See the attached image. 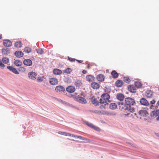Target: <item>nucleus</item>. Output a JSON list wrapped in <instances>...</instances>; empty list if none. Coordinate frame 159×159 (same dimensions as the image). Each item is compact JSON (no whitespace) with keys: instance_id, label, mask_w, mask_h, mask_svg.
Returning a JSON list of instances; mask_svg holds the SVG:
<instances>
[{"instance_id":"1","label":"nucleus","mask_w":159,"mask_h":159,"mask_svg":"<svg viewBox=\"0 0 159 159\" xmlns=\"http://www.w3.org/2000/svg\"><path fill=\"white\" fill-rule=\"evenodd\" d=\"M125 104L122 102H119V108L121 110L124 109L126 112H129L125 115L129 116L130 113H133L134 111V109L131 106L134 105L135 103L134 100L131 98H127L125 99Z\"/></svg>"},{"instance_id":"2","label":"nucleus","mask_w":159,"mask_h":159,"mask_svg":"<svg viewBox=\"0 0 159 159\" xmlns=\"http://www.w3.org/2000/svg\"><path fill=\"white\" fill-rule=\"evenodd\" d=\"M77 94V93H75L74 95H71V97L79 102L83 104H85L87 102L86 100L83 97L78 96Z\"/></svg>"},{"instance_id":"3","label":"nucleus","mask_w":159,"mask_h":159,"mask_svg":"<svg viewBox=\"0 0 159 159\" xmlns=\"http://www.w3.org/2000/svg\"><path fill=\"white\" fill-rule=\"evenodd\" d=\"M102 99H100V101L101 103H107L110 98V95L107 93H104L101 96Z\"/></svg>"},{"instance_id":"4","label":"nucleus","mask_w":159,"mask_h":159,"mask_svg":"<svg viewBox=\"0 0 159 159\" xmlns=\"http://www.w3.org/2000/svg\"><path fill=\"white\" fill-rule=\"evenodd\" d=\"M9 59L6 57H4L2 59V61L0 59V68L3 69L5 66L4 64H7L9 62Z\"/></svg>"},{"instance_id":"5","label":"nucleus","mask_w":159,"mask_h":159,"mask_svg":"<svg viewBox=\"0 0 159 159\" xmlns=\"http://www.w3.org/2000/svg\"><path fill=\"white\" fill-rule=\"evenodd\" d=\"M37 74L34 72H30L28 74V77L32 80H35L36 79Z\"/></svg>"},{"instance_id":"6","label":"nucleus","mask_w":159,"mask_h":159,"mask_svg":"<svg viewBox=\"0 0 159 159\" xmlns=\"http://www.w3.org/2000/svg\"><path fill=\"white\" fill-rule=\"evenodd\" d=\"M55 90L57 93H61L65 91V88L61 85H58L56 87Z\"/></svg>"},{"instance_id":"7","label":"nucleus","mask_w":159,"mask_h":159,"mask_svg":"<svg viewBox=\"0 0 159 159\" xmlns=\"http://www.w3.org/2000/svg\"><path fill=\"white\" fill-rule=\"evenodd\" d=\"M140 102L141 105H143L147 106L149 105V103L147 100L143 98H141L140 99Z\"/></svg>"},{"instance_id":"8","label":"nucleus","mask_w":159,"mask_h":159,"mask_svg":"<svg viewBox=\"0 0 159 159\" xmlns=\"http://www.w3.org/2000/svg\"><path fill=\"white\" fill-rule=\"evenodd\" d=\"M58 133L62 135L67 136H70L73 137H76V135H75L64 132L59 131L58 132Z\"/></svg>"},{"instance_id":"9","label":"nucleus","mask_w":159,"mask_h":159,"mask_svg":"<svg viewBox=\"0 0 159 159\" xmlns=\"http://www.w3.org/2000/svg\"><path fill=\"white\" fill-rule=\"evenodd\" d=\"M145 95L147 98H151L153 96V93L150 90H147L146 91Z\"/></svg>"},{"instance_id":"10","label":"nucleus","mask_w":159,"mask_h":159,"mask_svg":"<svg viewBox=\"0 0 159 159\" xmlns=\"http://www.w3.org/2000/svg\"><path fill=\"white\" fill-rule=\"evenodd\" d=\"M66 89V91L69 93H73L75 90V87L72 86H70L67 87Z\"/></svg>"},{"instance_id":"11","label":"nucleus","mask_w":159,"mask_h":159,"mask_svg":"<svg viewBox=\"0 0 159 159\" xmlns=\"http://www.w3.org/2000/svg\"><path fill=\"white\" fill-rule=\"evenodd\" d=\"M76 137H74L75 138H77L79 139L80 140H83L84 141V142L85 143H90L91 142L90 140L86 138L85 137H82L81 136H78L76 135Z\"/></svg>"},{"instance_id":"12","label":"nucleus","mask_w":159,"mask_h":159,"mask_svg":"<svg viewBox=\"0 0 159 159\" xmlns=\"http://www.w3.org/2000/svg\"><path fill=\"white\" fill-rule=\"evenodd\" d=\"M23 63L25 65L28 66H30L32 64V61L29 59H26L24 60Z\"/></svg>"},{"instance_id":"13","label":"nucleus","mask_w":159,"mask_h":159,"mask_svg":"<svg viewBox=\"0 0 159 159\" xmlns=\"http://www.w3.org/2000/svg\"><path fill=\"white\" fill-rule=\"evenodd\" d=\"M97 79L99 81L103 82L104 80L105 76L103 74H99L97 76Z\"/></svg>"},{"instance_id":"14","label":"nucleus","mask_w":159,"mask_h":159,"mask_svg":"<svg viewBox=\"0 0 159 159\" xmlns=\"http://www.w3.org/2000/svg\"><path fill=\"white\" fill-rule=\"evenodd\" d=\"M7 68L8 69L10 70L13 72V73L16 74H19V72L17 71L16 69L15 68L11 66H8L7 67Z\"/></svg>"},{"instance_id":"15","label":"nucleus","mask_w":159,"mask_h":159,"mask_svg":"<svg viewBox=\"0 0 159 159\" xmlns=\"http://www.w3.org/2000/svg\"><path fill=\"white\" fill-rule=\"evenodd\" d=\"M91 100L93 103L96 106L98 105L100 103V102H99L94 97L91 98Z\"/></svg>"},{"instance_id":"16","label":"nucleus","mask_w":159,"mask_h":159,"mask_svg":"<svg viewBox=\"0 0 159 159\" xmlns=\"http://www.w3.org/2000/svg\"><path fill=\"white\" fill-rule=\"evenodd\" d=\"M50 83L52 85H56L58 84V80L55 78H51L50 79Z\"/></svg>"},{"instance_id":"17","label":"nucleus","mask_w":159,"mask_h":159,"mask_svg":"<svg viewBox=\"0 0 159 159\" xmlns=\"http://www.w3.org/2000/svg\"><path fill=\"white\" fill-rule=\"evenodd\" d=\"M3 44L6 47H10L12 45V43L9 40H6L3 41Z\"/></svg>"},{"instance_id":"18","label":"nucleus","mask_w":159,"mask_h":159,"mask_svg":"<svg viewBox=\"0 0 159 159\" xmlns=\"http://www.w3.org/2000/svg\"><path fill=\"white\" fill-rule=\"evenodd\" d=\"M158 115H159V110L152 111L151 113V116L152 117H156Z\"/></svg>"},{"instance_id":"19","label":"nucleus","mask_w":159,"mask_h":159,"mask_svg":"<svg viewBox=\"0 0 159 159\" xmlns=\"http://www.w3.org/2000/svg\"><path fill=\"white\" fill-rule=\"evenodd\" d=\"M91 87L93 89H97L99 88V85L96 82H93L91 84Z\"/></svg>"},{"instance_id":"20","label":"nucleus","mask_w":159,"mask_h":159,"mask_svg":"<svg viewBox=\"0 0 159 159\" xmlns=\"http://www.w3.org/2000/svg\"><path fill=\"white\" fill-rule=\"evenodd\" d=\"M15 55L17 57L20 58L23 56L24 55V53L23 52L20 51H17L15 52Z\"/></svg>"},{"instance_id":"21","label":"nucleus","mask_w":159,"mask_h":159,"mask_svg":"<svg viewBox=\"0 0 159 159\" xmlns=\"http://www.w3.org/2000/svg\"><path fill=\"white\" fill-rule=\"evenodd\" d=\"M116 98L118 100L122 101L124 99L125 97L122 93H119L117 94Z\"/></svg>"},{"instance_id":"22","label":"nucleus","mask_w":159,"mask_h":159,"mask_svg":"<svg viewBox=\"0 0 159 159\" xmlns=\"http://www.w3.org/2000/svg\"><path fill=\"white\" fill-rule=\"evenodd\" d=\"M147 113V111L144 110H141L139 112V114L140 116L143 117L146 116Z\"/></svg>"},{"instance_id":"23","label":"nucleus","mask_w":159,"mask_h":159,"mask_svg":"<svg viewBox=\"0 0 159 159\" xmlns=\"http://www.w3.org/2000/svg\"><path fill=\"white\" fill-rule=\"evenodd\" d=\"M129 91L132 93H134L136 91V89L135 87L133 85H129L128 87Z\"/></svg>"},{"instance_id":"24","label":"nucleus","mask_w":159,"mask_h":159,"mask_svg":"<svg viewBox=\"0 0 159 159\" xmlns=\"http://www.w3.org/2000/svg\"><path fill=\"white\" fill-rule=\"evenodd\" d=\"M2 53L5 55H7L10 53V50L8 48H4L2 49Z\"/></svg>"},{"instance_id":"25","label":"nucleus","mask_w":159,"mask_h":159,"mask_svg":"<svg viewBox=\"0 0 159 159\" xmlns=\"http://www.w3.org/2000/svg\"><path fill=\"white\" fill-rule=\"evenodd\" d=\"M111 74L112 75V77L114 78H117L118 76V73L115 70H113L111 72Z\"/></svg>"},{"instance_id":"26","label":"nucleus","mask_w":159,"mask_h":159,"mask_svg":"<svg viewBox=\"0 0 159 159\" xmlns=\"http://www.w3.org/2000/svg\"><path fill=\"white\" fill-rule=\"evenodd\" d=\"M123 84V82L120 80H117L116 82V85L118 87H120Z\"/></svg>"},{"instance_id":"27","label":"nucleus","mask_w":159,"mask_h":159,"mask_svg":"<svg viewBox=\"0 0 159 159\" xmlns=\"http://www.w3.org/2000/svg\"><path fill=\"white\" fill-rule=\"evenodd\" d=\"M62 73V72L61 70L59 69H55L53 70V73L55 75H60Z\"/></svg>"},{"instance_id":"28","label":"nucleus","mask_w":159,"mask_h":159,"mask_svg":"<svg viewBox=\"0 0 159 159\" xmlns=\"http://www.w3.org/2000/svg\"><path fill=\"white\" fill-rule=\"evenodd\" d=\"M14 64L16 66H19L22 65V62L19 60H16L14 62Z\"/></svg>"},{"instance_id":"29","label":"nucleus","mask_w":159,"mask_h":159,"mask_svg":"<svg viewBox=\"0 0 159 159\" xmlns=\"http://www.w3.org/2000/svg\"><path fill=\"white\" fill-rule=\"evenodd\" d=\"M109 107L111 109H115L117 107L116 104V103H111L110 104Z\"/></svg>"},{"instance_id":"30","label":"nucleus","mask_w":159,"mask_h":159,"mask_svg":"<svg viewBox=\"0 0 159 159\" xmlns=\"http://www.w3.org/2000/svg\"><path fill=\"white\" fill-rule=\"evenodd\" d=\"M15 46L16 48H21L22 46V43L21 42L17 41L15 43Z\"/></svg>"},{"instance_id":"31","label":"nucleus","mask_w":159,"mask_h":159,"mask_svg":"<svg viewBox=\"0 0 159 159\" xmlns=\"http://www.w3.org/2000/svg\"><path fill=\"white\" fill-rule=\"evenodd\" d=\"M72 70L71 68H67L64 70V72L67 74H70L72 71Z\"/></svg>"},{"instance_id":"32","label":"nucleus","mask_w":159,"mask_h":159,"mask_svg":"<svg viewBox=\"0 0 159 159\" xmlns=\"http://www.w3.org/2000/svg\"><path fill=\"white\" fill-rule=\"evenodd\" d=\"M75 84L76 87H80L81 86L82 83L81 80H77L75 82Z\"/></svg>"},{"instance_id":"33","label":"nucleus","mask_w":159,"mask_h":159,"mask_svg":"<svg viewBox=\"0 0 159 159\" xmlns=\"http://www.w3.org/2000/svg\"><path fill=\"white\" fill-rule=\"evenodd\" d=\"M86 78L87 80L89 81H91L93 80V76L91 75H89L86 76Z\"/></svg>"},{"instance_id":"34","label":"nucleus","mask_w":159,"mask_h":159,"mask_svg":"<svg viewBox=\"0 0 159 159\" xmlns=\"http://www.w3.org/2000/svg\"><path fill=\"white\" fill-rule=\"evenodd\" d=\"M45 78L44 76H43L42 77H38L37 78V81L39 83H41L43 81Z\"/></svg>"},{"instance_id":"35","label":"nucleus","mask_w":159,"mask_h":159,"mask_svg":"<svg viewBox=\"0 0 159 159\" xmlns=\"http://www.w3.org/2000/svg\"><path fill=\"white\" fill-rule=\"evenodd\" d=\"M135 86L137 88H140L142 86V84L140 82L137 81L135 83Z\"/></svg>"},{"instance_id":"36","label":"nucleus","mask_w":159,"mask_h":159,"mask_svg":"<svg viewBox=\"0 0 159 159\" xmlns=\"http://www.w3.org/2000/svg\"><path fill=\"white\" fill-rule=\"evenodd\" d=\"M24 51L25 52L28 53H30L31 52V49L30 48L28 47H26L24 49Z\"/></svg>"},{"instance_id":"37","label":"nucleus","mask_w":159,"mask_h":159,"mask_svg":"<svg viewBox=\"0 0 159 159\" xmlns=\"http://www.w3.org/2000/svg\"><path fill=\"white\" fill-rule=\"evenodd\" d=\"M37 52L39 54H42L44 52L42 48H39L36 50Z\"/></svg>"},{"instance_id":"38","label":"nucleus","mask_w":159,"mask_h":159,"mask_svg":"<svg viewBox=\"0 0 159 159\" xmlns=\"http://www.w3.org/2000/svg\"><path fill=\"white\" fill-rule=\"evenodd\" d=\"M124 81L126 83L129 82L131 80L128 77H125L123 78Z\"/></svg>"},{"instance_id":"39","label":"nucleus","mask_w":159,"mask_h":159,"mask_svg":"<svg viewBox=\"0 0 159 159\" xmlns=\"http://www.w3.org/2000/svg\"><path fill=\"white\" fill-rule=\"evenodd\" d=\"M19 70L21 72H25L26 71V69L24 67L21 66L19 68Z\"/></svg>"},{"instance_id":"40","label":"nucleus","mask_w":159,"mask_h":159,"mask_svg":"<svg viewBox=\"0 0 159 159\" xmlns=\"http://www.w3.org/2000/svg\"><path fill=\"white\" fill-rule=\"evenodd\" d=\"M85 123L87 125L90 127L91 128H93L94 127V125L91 123H89L88 122H86Z\"/></svg>"},{"instance_id":"41","label":"nucleus","mask_w":159,"mask_h":159,"mask_svg":"<svg viewBox=\"0 0 159 159\" xmlns=\"http://www.w3.org/2000/svg\"><path fill=\"white\" fill-rule=\"evenodd\" d=\"M65 81L67 83H70L71 82V80L70 78L67 77L65 79Z\"/></svg>"},{"instance_id":"42","label":"nucleus","mask_w":159,"mask_h":159,"mask_svg":"<svg viewBox=\"0 0 159 159\" xmlns=\"http://www.w3.org/2000/svg\"><path fill=\"white\" fill-rule=\"evenodd\" d=\"M105 90L106 92L109 93L111 91V89L109 87H105Z\"/></svg>"},{"instance_id":"43","label":"nucleus","mask_w":159,"mask_h":159,"mask_svg":"<svg viewBox=\"0 0 159 159\" xmlns=\"http://www.w3.org/2000/svg\"><path fill=\"white\" fill-rule=\"evenodd\" d=\"M68 59L69 60V61L71 62H73V61H75L76 60V59L75 58H70L69 57H68Z\"/></svg>"},{"instance_id":"44","label":"nucleus","mask_w":159,"mask_h":159,"mask_svg":"<svg viewBox=\"0 0 159 159\" xmlns=\"http://www.w3.org/2000/svg\"><path fill=\"white\" fill-rule=\"evenodd\" d=\"M93 128L94 129H95L97 131H100V129L99 128H98L97 127L95 126L94 125V127Z\"/></svg>"},{"instance_id":"45","label":"nucleus","mask_w":159,"mask_h":159,"mask_svg":"<svg viewBox=\"0 0 159 159\" xmlns=\"http://www.w3.org/2000/svg\"><path fill=\"white\" fill-rule=\"evenodd\" d=\"M156 102V101L154 100H153L150 102V103L152 104H155Z\"/></svg>"},{"instance_id":"46","label":"nucleus","mask_w":159,"mask_h":159,"mask_svg":"<svg viewBox=\"0 0 159 159\" xmlns=\"http://www.w3.org/2000/svg\"><path fill=\"white\" fill-rule=\"evenodd\" d=\"M77 62H78L79 63H81L83 61V60H76Z\"/></svg>"},{"instance_id":"47","label":"nucleus","mask_w":159,"mask_h":159,"mask_svg":"<svg viewBox=\"0 0 159 159\" xmlns=\"http://www.w3.org/2000/svg\"><path fill=\"white\" fill-rule=\"evenodd\" d=\"M82 73L84 74H85L87 73V71L86 70H84L82 71Z\"/></svg>"},{"instance_id":"48","label":"nucleus","mask_w":159,"mask_h":159,"mask_svg":"<svg viewBox=\"0 0 159 159\" xmlns=\"http://www.w3.org/2000/svg\"><path fill=\"white\" fill-rule=\"evenodd\" d=\"M154 107V106L152 105V106H151L150 107V109H153V108Z\"/></svg>"},{"instance_id":"49","label":"nucleus","mask_w":159,"mask_h":159,"mask_svg":"<svg viewBox=\"0 0 159 159\" xmlns=\"http://www.w3.org/2000/svg\"><path fill=\"white\" fill-rule=\"evenodd\" d=\"M157 120H159V116L157 118Z\"/></svg>"},{"instance_id":"50","label":"nucleus","mask_w":159,"mask_h":159,"mask_svg":"<svg viewBox=\"0 0 159 159\" xmlns=\"http://www.w3.org/2000/svg\"><path fill=\"white\" fill-rule=\"evenodd\" d=\"M157 104L158 105H159V101L157 102Z\"/></svg>"},{"instance_id":"51","label":"nucleus","mask_w":159,"mask_h":159,"mask_svg":"<svg viewBox=\"0 0 159 159\" xmlns=\"http://www.w3.org/2000/svg\"><path fill=\"white\" fill-rule=\"evenodd\" d=\"M2 34H0V39H1V38H2Z\"/></svg>"},{"instance_id":"52","label":"nucleus","mask_w":159,"mask_h":159,"mask_svg":"<svg viewBox=\"0 0 159 159\" xmlns=\"http://www.w3.org/2000/svg\"><path fill=\"white\" fill-rule=\"evenodd\" d=\"M71 140H72V141H75L74 139H71Z\"/></svg>"},{"instance_id":"53","label":"nucleus","mask_w":159,"mask_h":159,"mask_svg":"<svg viewBox=\"0 0 159 159\" xmlns=\"http://www.w3.org/2000/svg\"><path fill=\"white\" fill-rule=\"evenodd\" d=\"M88 68H89V66H88Z\"/></svg>"}]
</instances>
